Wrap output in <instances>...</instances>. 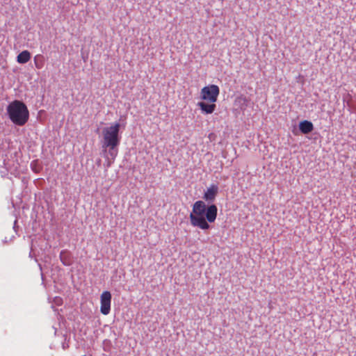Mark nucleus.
Segmentation results:
<instances>
[{"label": "nucleus", "instance_id": "f257e3e1", "mask_svg": "<svg viewBox=\"0 0 356 356\" xmlns=\"http://www.w3.org/2000/svg\"><path fill=\"white\" fill-rule=\"evenodd\" d=\"M217 215L216 205L207 206L204 201L198 200L193 204L189 218L192 226L207 230L210 228L209 222H215Z\"/></svg>", "mask_w": 356, "mask_h": 356}, {"label": "nucleus", "instance_id": "f03ea898", "mask_svg": "<svg viewBox=\"0 0 356 356\" xmlns=\"http://www.w3.org/2000/svg\"><path fill=\"white\" fill-rule=\"evenodd\" d=\"M220 93L219 87L211 84L203 87L200 91V98L203 102L197 103V106L204 114H211L216 108V102Z\"/></svg>", "mask_w": 356, "mask_h": 356}, {"label": "nucleus", "instance_id": "7ed1b4c3", "mask_svg": "<svg viewBox=\"0 0 356 356\" xmlns=\"http://www.w3.org/2000/svg\"><path fill=\"white\" fill-rule=\"evenodd\" d=\"M6 110L9 119L15 125L22 127L29 121V111L24 102L15 100L8 104Z\"/></svg>", "mask_w": 356, "mask_h": 356}, {"label": "nucleus", "instance_id": "20e7f679", "mask_svg": "<svg viewBox=\"0 0 356 356\" xmlns=\"http://www.w3.org/2000/svg\"><path fill=\"white\" fill-rule=\"evenodd\" d=\"M120 127V124L116 122L103 129L104 145L112 150H114L119 144Z\"/></svg>", "mask_w": 356, "mask_h": 356}, {"label": "nucleus", "instance_id": "39448f33", "mask_svg": "<svg viewBox=\"0 0 356 356\" xmlns=\"http://www.w3.org/2000/svg\"><path fill=\"white\" fill-rule=\"evenodd\" d=\"M111 293L105 291L100 296V312L104 315H108L111 311Z\"/></svg>", "mask_w": 356, "mask_h": 356}, {"label": "nucleus", "instance_id": "423d86ee", "mask_svg": "<svg viewBox=\"0 0 356 356\" xmlns=\"http://www.w3.org/2000/svg\"><path fill=\"white\" fill-rule=\"evenodd\" d=\"M218 193V187L215 184L207 188L203 195V199L209 202H213Z\"/></svg>", "mask_w": 356, "mask_h": 356}, {"label": "nucleus", "instance_id": "0eeeda50", "mask_svg": "<svg viewBox=\"0 0 356 356\" xmlns=\"http://www.w3.org/2000/svg\"><path fill=\"white\" fill-rule=\"evenodd\" d=\"M299 128L302 134H307L313 131L314 126L311 122L304 120L300 123Z\"/></svg>", "mask_w": 356, "mask_h": 356}, {"label": "nucleus", "instance_id": "6e6552de", "mask_svg": "<svg viewBox=\"0 0 356 356\" xmlns=\"http://www.w3.org/2000/svg\"><path fill=\"white\" fill-rule=\"evenodd\" d=\"M31 59V54L29 51L24 50L19 53L17 57V61L19 63L24 64Z\"/></svg>", "mask_w": 356, "mask_h": 356}, {"label": "nucleus", "instance_id": "1a4fd4ad", "mask_svg": "<svg viewBox=\"0 0 356 356\" xmlns=\"http://www.w3.org/2000/svg\"><path fill=\"white\" fill-rule=\"evenodd\" d=\"M60 259L61 262L65 266H70L72 264V259L70 254L67 250H63L60 253Z\"/></svg>", "mask_w": 356, "mask_h": 356}, {"label": "nucleus", "instance_id": "9d476101", "mask_svg": "<svg viewBox=\"0 0 356 356\" xmlns=\"http://www.w3.org/2000/svg\"><path fill=\"white\" fill-rule=\"evenodd\" d=\"M34 65L37 69H42L44 65V58L42 54H38L34 57Z\"/></svg>", "mask_w": 356, "mask_h": 356}, {"label": "nucleus", "instance_id": "9b49d317", "mask_svg": "<svg viewBox=\"0 0 356 356\" xmlns=\"http://www.w3.org/2000/svg\"><path fill=\"white\" fill-rule=\"evenodd\" d=\"M31 166H32L33 170L35 172H38V169H36V168L34 167V164H33V163H31Z\"/></svg>", "mask_w": 356, "mask_h": 356}, {"label": "nucleus", "instance_id": "f8f14e48", "mask_svg": "<svg viewBox=\"0 0 356 356\" xmlns=\"http://www.w3.org/2000/svg\"><path fill=\"white\" fill-rule=\"evenodd\" d=\"M84 356H86V355H84Z\"/></svg>", "mask_w": 356, "mask_h": 356}]
</instances>
